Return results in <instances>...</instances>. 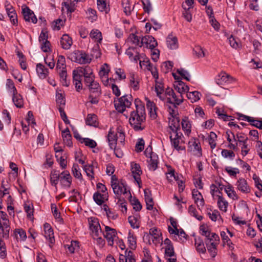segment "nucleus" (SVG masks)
I'll list each match as a JSON object with an SVG mask.
<instances>
[{"instance_id": "29", "label": "nucleus", "mask_w": 262, "mask_h": 262, "mask_svg": "<svg viewBox=\"0 0 262 262\" xmlns=\"http://www.w3.org/2000/svg\"><path fill=\"white\" fill-rule=\"evenodd\" d=\"M91 93H95L96 95L99 96L101 94L100 86L98 82L96 81H93L88 86Z\"/></svg>"}, {"instance_id": "25", "label": "nucleus", "mask_w": 262, "mask_h": 262, "mask_svg": "<svg viewBox=\"0 0 262 262\" xmlns=\"http://www.w3.org/2000/svg\"><path fill=\"white\" fill-rule=\"evenodd\" d=\"M167 47L171 50H174L178 48V41L177 37L172 35H169L166 39Z\"/></svg>"}, {"instance_id": "22", "label": "nucleus", "mask_w": 262, "mask_h": 262, "mask_svg": "<svg viewBox=\"0 0 262 262\" xmlns=\"http://www.w3.org/2000/svg\"><path fill=\"white\" fill-rule=\"evenodd\" d=\"M145 201L146 204V209L151 210L153 208V200L151 197V191L149 189H145L144 190Z\"/></svg>"}, {"instance_id": "1", "label": "nucleus", "mask_w": 262, "mask_h": 262, "mask_svg": "<svg viewBox=\"0 0 262 262\" xmlns=\"http://www.w3.org/2000/svg\"><path fill=\"white\" fill-rule=\"evenodd\" d=\"M136 111L130 113V117L129 119V123L136 131L142 130L145 126L143 123L145 120V112L144 105L141 101L137 99L135 101Z\"/></svg>"}, {"instance_id": "48", "label": "nucleus", "mask_w": 262, "mask_h": 262, "mask_svg": "<svg viewBox=\"0 0 262 262\" xmlns=\"http://www.w3.org/2000/svg\"><path fill=\"white\" fill-rule=\"evenodd\" d=\"M128 242L130 249L134 250L136 248V237L130 232H129L128 236Z\"/></svg>"}, {"instance_id": "41", "label": "nucleus", "mask_w": 262, "mask_h": 262, "mask_svg": "<svg viewBox=\"0 0 262 262\" xmlns=\"http://www.w3.org/2000/svg\"><path fill=\"white\" fill-rule=\"evenodd\" d=\"M66 249H68L71 253H73L75 251L79 249V243L75 241H72L70 244L64 245Z\"/></svg>"}, {"instance_id": "16", "label": "nucleus", "mask_w": 262, "mask_h": 262, "mask_svg": "<svg viewBox=\"0 0 262 262\" xmlns=\"http://www.w3.org/2000/svg\"><path fill=\"white\" fill-rule=\"evenodd\" d=\"M233 78L226 73H221L215 79L216 82L218 85H224L226 83H230Z\"/></svg>"}, {"instance_id": "54", "label": "nucleus", "mask_w": 262, "mask_h": 262, "mask_svg": "<svg viewBox=\"0 0 262 262\" xmlns=\"http://www.w3.org/2000/svg\"><path fill=\"white\" fill-rule=\"evenodd\" d=\"M6 86L8 91H9L12 94L17 92V90L14 85V83L11 79H8L7 80Z\"/></svg>"}, {"instance_id": "53", "label": "nucleus", "mask_w": 262, "mask_h": 262, "mask_svg": "<svg viewBox=\"0 0 262 262\" xmlns=\"http://www.w3.org/2000/svg\"><path fill=\"white\" fill-rule=\"evenodd\" d=\"M247 121L250 122L251 125L262 129V121L256 120L253 117H247Z\"/></svg>"}, {"instance_id": "62", "label": "nucleus", "mask_w": 262, "mask_h": 262, "mask_svg": "<svg viewBox=\"0 0 262 262\" xmlns=\"http://www.w3.org/2000/svg\"><path fill=\"white\" fill-rule=\"evenodd\" d=\"M81 143H84L86 146L92 148L95 147L97 145V143L94 140L89 138H84Z\"/></svg>"}, {"instance_id": "19", "label": "nucleus", "mask_w": 262, "mask_h": 262, "mask_svg": "<svg viewBox=\"0 0 262 262\" xmlns=\"http://www.w3.org/2000/svg\"><path fill=\"white\" fill-rule=\"evenodd\" d=\"M60 43L62 49L68 50L70 48L73 43L72 38L68 34H65L61 37Z\"/></svg>"}, {"instance_id": "49", "label": "nucleus", "mask_w": 262, "mask_h": 262, "mask_svg": "<svg viewBox=\"0 0 262 262\" xmlns=\"http://www.w3.org/2000/svg\"><path fill=\"white\" fill-rule=\"evenodd\" d=\"M122 6L125 14L126 15H130L132 11V8L128 0H123L122 2Z\"/></svg>"}, {"instance_id": "64", "label": "nucleus", "mask_w": 262, "mask_h": 262, "mask_svg": "<svg viewBox=\"0 0 262 262\" xmlns=\"http://www.w3.org/2000/svg\"><path fill=\"white\" fill-rule=\"evenodd\" d=\"M174 256V252L173 246L166 247L165 249V257H171Z\"/></svg>"}, {"instance_id": "56", "label": "nucleus", "mask_w": 262, "mask_h": 262, "mask_svg": "<svg viewBox=\"0 0 262 262\" xmlns=\"http://www.w3.org/2000/svg\"><path fill=\"white\" fill-rule=\"evenodd\" d=\"M72 173L74 176L79 179H80L82 178V175L81 174V172L80 171V168L79 167V166L77 164L74 163L72 167Z\"/></svg>"}, {"instance_id": "30", "label": "nucleus", "mask_w": 262, "mask_h": 262, "mask_svg": "<svg viewBox=\"0 0 262 262\" xmlns=\"http://www.w3.org/2000/svg\"><path fill=\"white\" fill-rule=\"evenodd\" d=\"M107 140L109 146L111 149H113L116 146L117 141V135L115 134L114 132H112L111 130H110L108 133L107 136Z\"/></svg>"}, {"instance_id": "8", "label": "nucleus", "mask_w": 262, "mask_h": 262, "mask_svg": "<svg viewBox=\"0 0 262 262\" xmlns=\"http://www.w3.org/2000/svg\"><path fill=\"white\" fill-rule=\"evenodd\" d=\"M89 227L92 232V236H96L101 235L102 230L99 223L98 220L96 218L91 217L89 219Z\"/></svg>"}, {"instance_id": "51", "label": "nucleus", "mask_w": 262, "mask_h": 262, "mask_svg": "<svg viewBox=\"0 0 262 262\" xmlns=\"http://www.w3.org/2000/svg\"><path fill=\"white\" fill-rule=\"evenodd\" d=\"M188 147L190 148L191 150L198 151V153L201 155V148L199 144L195 141H189L188 143Z\"/></svg>"}, {"instance_id": "38", "label": "nucleus", "mask_w": 262, "mask_h": 262, "mask_svg": "<svg viewBox=\"0 0 262 262\" xmlns=\"http://www.w3.org/2000/svg\"><path fill=\"white\" fill-rule=\"evenodd\" d=\"M130 85L134 91H137L139 89V80L136 78L135 75L130 74L129 77Z\"/></svg>"}, {"instance_id": "10", "label": "nucleus", "mask_w": 262, "mask_h": 262, "mask_svg": "<svg viewBox=\"0 0 262 262\" xmlns=\"http://www.w3.org/2000/svg\"><path fill=\"white\" fill-rule=\"evenodd\" d=\"M174 134L175 137L174 138H172L171 135L170 136V139L172 146L173 147V148L178 151L185 150V148L184 146H182L181 145H179V144H180L182 142V134H180V135H179V133H176Z\"/></svg>"}, {"instance_id": "58", "label": "nucleus", "mask_w": 262, "mask_h": 262, "mask_svg": "<svg viewBox=\"0 0 262 262\" xmlns=\"http://www.w3.org/2000/svg\"><path fill=\"white\" fill-rule=\"evenodd\" d=\"M217 138L216 135L213 132L210 134L209 138L208 139L209 144L212 149H214L216 147L215 140Z\"/></svg>"}, {"instance_id": "32", "label": "nucleus", "mask_w": 262, "mask_h": 262, "mask_svg": "<svg viewBox=\"0 0 262 262\" xmlns=\"http://www.w3.org/2000/svg\"><path fill=\"white\" fill-rule=\"evenodd\" d=\"M14 235L17 241H24L27 238L26 233L23 229H15L14 231Z\"/></svg>"}, {"instance_id": "45", "label": "nucleus", "mask_w": 262, "mask_h": 262, "mask_svg": "<svg viewBox=\"0 0 262 262\" xmlns=\"http://www.w3.org/2000/svg\"><path fill=\"white\" fill-rule=\"evenodd\" d=\"M51 210L55 219L60 223L63 222V219L61 217L60 213L58 212L57 208L55 204H51Z\"/></svg>"}, {"instance_id": "7", "label": "nucleus", "mask_w": 262, "mask_h": 262, "mask_svg": "<svg viewBox=\"0 0 262 262\" xmlns=\"http://www.w3.org/2000/svg\"><path fill=\"white\" fill-rule=\"evenodd\" d=\"M248 140V138L245 137L244 134L242 133L237 134L236 141L239 144H242L241 154L243 156L247 155L250 150V148L247 144Z\"/></svg>"}, {"instance_id": "33", "label": "nucleus", "mask_w": 262, "mask_h": 262, "mask_svg": "<svg viewBox=\"0 0 262 262\" xmlns=\"http://www.w3.org/2000/svg\"><path fill=\"white\" fill-rule=\"evenodd\" d=\"M13 95V101L15 105L18 108H21L23 106V99L22 96L17 93H14Z\"/></svg>"}, {"instance_id": "2", "label": "nucleus", "mask_w": 262, "mask_h": 262, "mask_svg": "<svg viewBox=\"0 0 262 262\" xmlns=\"http://www.w3.org/2000/svg\"><path fill=\"white\" fill-rule=\"evenodd\" d=\"M2 208V200L0 198V210ZM10 229V221L7 213L0 210V236L4 239H8Z\"/></svg>"}, {"instance_id": "31", "label": "nucleus", "mask_w": 262, "mask_h": 262, "mask_svg": "<svg viewBox=\"0 0 262 262\" xmlns=\"http://www.w3.org/2000/svg\"><path fill=\"white\" fill-rule=\"evenodd\" d=\"M216 196L218 198L217 205L219 209L221 211L226 212L227 208L228 206V203L224 199L222 196L219 194L217 195Z\"/></svg>"}, {"instance_id": "20", "label": "nucleus", "mask_w": 262, "mask_h": 262, "mask_svg": "<svg viewBox=\"0 0 262 262\" xmlns=\"http://www.w3.org/2000/svg\"><path fill=\"white\" fill-rule=\"evenodd\" d=\"M174 86L175 90L177 91L180 95L182 96L183 94H187L189 89L188 86L181 80H179L177 82H176V83L174 84Z\"/></svg>"}, {"instance_id": "5", "label": "nucleus", "mask_w": 262, "mask_h": 262, "mask_svg": "<svg viewBox=\"0 0 262 262\" xmlns=\"http://www.w3.org/2000/svg\"><path fill=\"white\" fill-rule=\"evenodd\" d=\"M69 58L72 61L80 64L90 63L91 60L84 52L80 50L74 51L70 54Z\"/></svg>"}, {"instance_id": "61", "label": "nucleus", "mask_w": 262, "mask_h": 262, "mask_svg": "<svg viewBox=\"0 0 262 262\" xmlns=\"http://www.w3.org/2000/svg\"><path fill=\"white\" fill-rule=\"evenodd\" d=\"M78 70L79 73L83 75L84 78L85 76H89L93 74L92 70L89 67H85L84 68H81Z\"/></svg>"}, {"instance_id": "4", "label": "nucleus", "mask_w": 262, "mask_h": 262, "mask_svg": "<svg viewBox=\"0 0 262 262\" xmlns=\"http://www.w3.org/2000/svg\"><path fill=\"white\" fill-rule=\"evenodd\" d=\"M132 97L130 95H125L119 98L117 101H115L116 110L120 113H123L126 107L132 104Z\"/></svg>"}, {"instance_id": "35", "label": "nucleus", "mask_w": 262, "mask_h": 262, "mask_svg": "<svg viewBox=\"0 0 262 262\" xmlns=\"http://www.w3.org/2000/svg\"><path fill=\"white\" fill-rule=\"evenodd\" d=\"M90 37L98 43H101L102 40L101 32L97 29H93L90 33Z\"/></svg>"}, {"instance_id": "50", "label": "nucleus", "mask_w": 262, "mask_h": 262, "mask_svg": "<svg viewBox=\"0 0 262 262\" xmlns=\"http://www.w3.org/2000/svg\"><path fill=\"white\" fill-rule=\"evenodd\" d=\"M149 234L153 238V242H154L155 240H158L161 235V233L155 227L152 228L149 230Z\"/></svg>"}, {"instance_id": "57", "label": "nucleus", "mask_w": 262, "mask_h": 262, "mask_svg": "<svg viewBox=\"0 0 262 262\" xmlns=\"http://www.w3.org/2000/svg\"><path fill=\"white\" fill-rule=\"evenodd\" d=\"M1 238H2L0 236ZM6 248L5 243L2 238H0V257L4 258L6 257Z\"/></svg>"}, {"instance_id": "13", "label": "nucleus", "mask_w": 262, "mask_h": 262, "mask_svg": "<svg viewBox=\"0 0 262 262\" xmlns=\"http://www.w3.org/2000/svg\"><path fill=\"white\" fill-rule=\"evenodd\" d=\"M59 181L62 187L69 188L72 183V177L68 171L60 173Z\"/></svg>"}, {"instance_id": "14", "label": "nucleus", "mask_w": 262, "mask_h": 262, "mask_svg": "<svg viewBox=\"0 0 262 262\" xmlns=\"http://www.w3.org/2000/svg\"><path fill=\"white\" fill-rule=\"evenodd\" d=\"M73 81L77 91L82 89L81 76L79 70H74L73 71Z\"/></svg>"}, {"instance_id": "15", "label": "nucleus", "mask_w": 262, "mask_h": 262, "mask_svg": "<svg viewBox=\"0 0 262 262\" xmlns=\"http://www.w3.org/2000/svg\"><path fill=\"white\" fill-rule=\"evenodd\" d=\"M236 185L237 189L243 193H248L250 191V188L245 179L239 178L237 181Z\"/></svg>"}, {"instance_id": "52", "label": "nucleus", "mask_w": 262, "mask_h": 262, "mask_svg": "<svg viewBox=\"0 0 262 262\" xmlns=\"http://www.w3.org/2000/svg\"><path fill=\"white\" fill-rule=\"evenodd\" d=\"M206 245L207 247L208 251L210 253V255L212 257H214L216 254V244L214 242H212L210 243L209 245H208L207 243V242H206Z\"/></svg>"}, {"instance_id": "26", "label": "nucleus", "mask_w": 262, "mask_h": 262, "mask_svg": "<svg viewBox=\"0 0 262 262\" xmlns=\"http://www.w3.org/2000/svg\"><path fill=\"white\" fill-rule=\"evenodd\" d=\"M146 106L149 111L150 117L153 119H156L157 117V107H156L155 104L153 102H151L148 100L147 101Z\"/></svg>"}, {"instance_id": "18", "label": "nucleus", "mask_w": 262, "mask_h": 262, "mask_svg": "<svg viewBox=\"0 0 262 262\" xmlns=\"http://www.w3.org/2000/svg\"><path fill=\"white\" fill-rule=\"evenodd\" d=\"M45 237L49 241L50 244H53L55 239L53 230L48 223L44 225Z\"/></svg>"}, {"instance_id": "42", "label": "nucleus", "mask_w": 262, "mask_h": 262, "mask_svg": "<svg viewBox=\"0 0 262 262\" xmlns=\"http://www.w3.org/2000/svg\"><path fill=\"white\" fill-rule=\"evenodd\" d=\"M140 39L141 37L140 36H138L135 34L132 33L127 38V41L130 42L132 44H134L136 46H138L140 47V45H141Z\"/></svg>"}, {"instance_id": "9", "label": "nucleus", "mask_w": 262, "mask_h": 262, "mask_svg": "<svg viewBox=\"0 0 262 262\" xmlns=\"http://www.w3.org/2000/svg\"><path fill=\"white\" fill-rule=\"evenodd\" d=\"M21 9L24 18L26 21L29 22L31 21L34 24L37 23V19L36 16L28 7L26 5H23L21 7Z\"/></svg>"}, {"instance_id": "11", "label": "nucleus", "mask_w": 262, "mask_h": 262, "mask_svg": "<svg viewBox=\"0 0 262 262\" xmlns=\"http://www.w3.org/2000/svg\"><path fill=\"white\" fill-rule=\"evenodd\" d=\"M112 187L113 189L114 193L117 198L120 196L122 194H127L126 185L125 183L122 181L117 184H113Z\"/></svg>"}, {"instance_id": "60", "label": "nucleus", "mask_w": 262, "mask_h": 262, "mask_svg": "<svg viewBox=\"0 0 262 262\" xmlns=\"http://www.w3.org/2000/svg\"><path fill=\"white\" fill-rule=\"evenodd\" d=\"M83 169L86 172L88 176L91 178H94V165H85Z\"/></svg>"}, {"instance_id": "39", "label": "nucleus", "mask_w": 262, "mask_h": 262, "mask_svg": "<svg viewBox=\"0 0 262 262\" xmlns=\"http://www.w3.org/2000/svg\"><path fill=\"white\" fill-rule=\"evenodd\" d=\"M60 173L57 171H52L50 175V180L52 185L56 186L59 180Z\"/></svg>"}, {"instance_id": "55", "label": "nucleus", "mask_w": 262, "mask_h": 262, "mask_svg": "<svg viewBox=\"0 0 262 262\" xmlns=\"http://www.w3.org/2000/svg\"><path fill=\"white\" fill-rule=\"evenodd\" d=\"M128 221L133 228L137 229L139 228V223L137 217L135 216H130L128 217Z\"/></svg>"}, {"instance_id": "23", "label": "nucleus", "mask_w": 262, "mask_h": 262, "mask_svg": "<svg viewBox=\"0 0 262 262\" xmlns=\"http://www.w3.org/2000/svg\"><path fill=\"white\" fill-rule=\"evenodd\" d=\"M132 172L133 174V177L135 180L137 181L138 183L141 181L140 179V174L142 173V171L140 169V166L139 164L137 163H132Z\"/></svg>"}, {"instance_id": "40", "label": "nucleus", "mask_w": 262, "mask_h": 262, "mask_svg": "<svg viewBox=\"0 0 262 262\" xmlns=\"http://www.w3.org/2000/svg\"><path fill=\"white\" fill-rule=\"evenodd\" d=\"M97 116L95 114H88L85 120V123L90 126H95L97 125Z\"/></svg>"}, {"instance_id": "17", "label": "nucleus", "mask_w": 262, "mask_h": 262, "mask_svg": "<svg viewBox=\"0 0 262 262\" xmlns=\"http://www.w3.org/2000/svg\"><path fill=\"white\" fill-rule=\"evenodd\" d=\"M180 119L178 117L169 118V127L174 133H178L180 129Z\"/></svg>"}, {"instance_id": "37", "label": "nucleus", "mask_w": 262, "mask_h": 262, "mask_svg": "<svg viewBox=\"0 0 262 262\" xmlns=\"http://www.w3.org/2000/svg\"><path fill=\"white\" fill-rule=\"evenodd\" d=\"M186 95L188 99H189L192 103L198 101L201 96V93L198 91H193L192 92H188Z\"/></svg>"}, {"instance_id": "63", "label": "nucleus", "mask_w": 262, "mask_h": 262, "mask_svg": "<svg viewBox=\"0 0 262 262\" xmlns=\"http://www.w3.org/2000/svg\"><path fill=\"white\" fill-rule=\"evenodd\" d=\"M86 14L89 19H90L92 21L96 19V11L95 10L89 8L86 10Z\"/></svg>"}, {"instance_id": "3", "label": "nucleus", "mask_w": 262, "mask_h": 262, "mask_svg": "<svg viewBox=\"0 0 262 262\" xmlns=\"http://www.w3.org/2000/svg\"><path fill=\"white\" fill-rule=\"evenodd\" d=\"M56 69L59 75L60 81L62 85L68 86L70 82L67 80V72L66 59L62 55H59L57 57Z\"/></svg>"}, {"instance_id": "34", "label": "nucleus", "mask_w": 262, "mask_h": 262, "mask_svg": "<svg viewBox=\"0 0 262 262\" xmlns=\"http://www.w3.org/2000/svg\"><path fill=\"white\" fill-rule=\"evenodd\" d=\"M182 129L185 132V134L188 135L191 132V124L188 118L185 117L182 120L181 122Z\"/></svg>"}, {"instance_id": "28", "label": "nucleus", "mask_w": 262, "mask_h": 262, "mask_svg": "<svg viewBox=\"0 0 262 262\" xmlns=\"http://www.w3.org/2000/svg\"><path fill=\"white\" fill-rule=\"evenodd\" d=\"M148 167L150 170L155 171L158 168V156L157 154H153L148 161Z\"/></svg>"}, {"instance_id": "27", "label": "nucleus", "mask_w": 262, "mask_h": 262, "mask_svg": "<svg viewBox=\"0 0 262 262\" xmlns=\"http://www.w3.org/2000/svg\"><path fill=\"white\" fill-rule=\"evenodd\" d=\"M36 72L39 78L41 79L46 78L49 73L48 69L41 63L37 64Z\"/></svg>"}, {"instance_id": "47", "label": "nucleus", "mask_w": 262, "mask_h": 262, "mask_svg": "<svg viewBox=\"0 0 262 262\" xmlns=\"http://www.w3.org/2000/svg\"><path fill=\"white\" fill-rule=\"evenodd\" d=\"M155 90L157 96L160 98V99L163 100L165 99V97L164 94H163L164 89L162 83H157L155 85Z\"/></svg>"}, {"instance_id": "24", "label": "nucleus", "mask_w": 262, "mask_h": 262, "mask_svg": "<svg viewBox=\"0 0 262 262\" xmlns=\"http://www.w3.org/2000/svg\"><path fill=\"white\" fill-rule=\"evenodd\" d=\"M172 99L173 100L172 101L170 98H167V102L168 103L172 104L173 105V107L174 108L177 107V105H180L183 101V97L181 95H179V96H177L174 93V91L173 92V94L171 95Z\"/></svg>"}, {"instance_id": "12", "label": "nucleus", "mask_w": 262, "mask_h": 262, "mask_svg": "<svg viewBox=\"0 0 262 262\" xmlns=\"http://www.w3.org/2000/svg\"><path fill=\"white\" fill-rule=\"evenodd\" d=\"M104 236L106 239L108 245L112 246L114 244V238L117 235V232L115 229L112 228L107 226H105V233Z\"/></svg>"}, {"instance_id": "21", "label": "nucleus", "mask_w": 262, "mask_h": 262, "mask_svg": "<svg viewBox=\"0 0 262 262\" xmlns=\"http://www.w3.org/2000/svg\"><path fill=\"white\" fill-rule=\"evenodd\" d=\"M108 197V193H100V192H96L93 194V200L98 205L103 204L105 200H107Z\"/></svg>"}, {"instance_id": "44", "label": "nucleus", "mask_w": 262, "mask_h": 262, "mask_svg": "<svg viewBox=\"0 0 262 262\" xmlns=\"http://www.w3.org/2000/svg\"><path fill=\"white\" fill-rule=\"evenodd\" d=\"M195 245L198 252L202 253H205L206 252V250L204 246V243L200 238L195 239Z\"/></svg>"}, {"instance_id": "46", "label": "nucleus", "mask_w": 262, "mask_h": 262, "mask_svg": "<svg viewBox=\"0 0 262 262\" xmlns=\"http://www.w3.org/2000/svg\"><path fill=\"white\" fill-rule=\"evenodd\" d=\"M135 258L133 252L130 250L125 251V255L120 254L119 261L120 262H127V259L131 258Z\"/></svg>"}, {"instance_id": "36", "label": "nucleus", "mask_w": 262, "mask_h": 262, "mask_svg": "<svg viewBox=\"0 0 262 262\" xmlns=\"http://www.w3.org/2000/svg\"><path fill=\"white\" fill-rule=\"evenodd\" d=\"M182 7L183 9L182 12V16L188 22H190L192 20V16L190 13V8H186L185 4L183 3L182 4Z\"/></svg>"}, {"instance_id": "6", "label": "nucleus", "mask_w": 262, "mask_h": 262, "mask_svg": "<svg viewBox=\"0 0 262 262\" xmlns=\"http://www.w3.org/2000/svg\"><path fill=\"white\" fill-rule=\"evenodd\" d=\"M157 46L158 42L157 40L152 36L146 35L141 38V45H140V47L144 46L146 48L152 50Z\"/></svg>"}, {"instance_id": "43", "label": "nucleus", "mask_w": 262, "mask_h": 262, "mask_svg": "<svg viewBox=\"0 0 262 262\" xmlns=\"http://www.w3.org/2000/svg\"><path fill=\"white\" fill-rule=\"evenodd\" d=\"M97 7L101 12H107L109 10V6L107 5L106 0H97Z\"/></svg>"}, {"instance_id": "59", "label": "nucleus", "mask_w": 262, "mask_h": 262, "mask_svg": "<svg viewBox=\"0 0 262 262\" xmlns=\"http://www.w3.org/2000/svg\"><path fill=\"white\" fill-rule=\"evenodd\" d=\"M225 191L229 198L233 199H234V198H236V192L233 189L232 186L229 185L228 186H226L225 188Z\"/></svg>"}]
</instances>
